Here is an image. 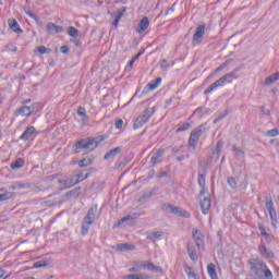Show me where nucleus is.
Wrapping results in <instances>:
<instances>
[{"mask_svg": "<svg viewBox=\"0 0 279 279\" xmlns=\"http://www.w3.org/2000/svg\"><path fill=\"white\" fill-rule=\"evenodd\" d=\"M77 114H78V117H85V114H86V108H84V107H78V108H77Z\"/></svg>", "mask_w": 279, "mask_h": 279, "instance_id": "13d9d810", "label": "nucleus"}, {"mask_svg": "<svg viewBox=\"0 0 279 279\" xmlns=\"http://www.w3.org/2000/svg\"><path fill=\"white\" fill-rule=\"evenodd\" d=\"M70 186H75V184H80V180H77V178H75V174L72 175L70 179Z\"/></svg>", "mask_w": 279, "mask_h": 279, "instance_id": "864d4df0", "label": "nucleus"}, {"mask_svg": "<svg viewBox=\"0 0 279 279\" xmlns=\"http://www.w3.org/2000/svg\"><path fill=\"white\" fill-rule=\"evenodd\" d=\"M22 189H27L25 183L15 182L9 186V191H21Z\"/></svg>", "mask_w": 279, "mask_h": 279, "instance_id": "c85d7f7f", "label": "nucleus"}, {"mask_svg": "<svg viewBox=\"0 0 279 279\" xmlns=\"http://www.w3.org/2000/svg\"><path fill=\"white\" fill-rule=\"evenodd\" d=\"M125 12H126L125 7H122L121 9H119L117 11L116 19H114V21L112 23L114 29H117V27H119V23H120L121 19H123V15L125 14Z\"/></svg>", "mask_w": 279, "mask_h": 279, "instance_id": "5701e85b", "label": "nucleus"}, {"mask_svg": "<svg viewBox=\"0 0 279 279\" xmlns=\"http://www.w3.org/2000/svg\"><path fill=\"white\" fill-rule=\"evenodd\" d=\"M207 274L210 276H216L217 275V268L215 267V264H208L207 266Z\"/></svg>", "mask_w": 279, "mask_h": 279, "instance_id": "f704fd0d", "label": "nucleus"}, {"mask_svg": "<svg viewBox=\"0 0 279 279\" xmlns=\"http://www.w3.org/2000/svg\"><path fill=\"white\" fill-rule=\"evenodd\" d=\"M96 217H97V205H93L88 209L87 215L83 219L82 230H81V233L83 236H86V234H88V230H90V226L95 223Z\"/></svg>", "mask_w": 279, "mask_h": 279, "instance_id": "7ed1b4c3", "label": "nucleus"}, {"mask_svg": "<svg viewBox=\"0 0 279 279\" xmlns=\"http://www.w3.org/2000/svg\"><path fill=\"white\" fill-rule=\"evenodd\" d=\"M251 274L254 279H265L264 274L267 269V264L260 259H253L248 262Z\"/></svg>", "mask_w": 279, "mask_h": 279, "instance_id": "20e7f679", "label": "nucleus"}, {"mask_svg": "<svg viewBox=\"0 0 279 279\" xmlns=\"http://www.w3.org/2000/svg\"><path fill=\"white\" fill-rule=\"evenodd\" d=\"M70 49L68 46H62L61 47V53H69Z\"/></svg>", "mask_w": 279, "mask_h": 279, "instance_id": "338daca9", "label": "nucleus"}, {"mask_svg": "<svg viewBox=\"0 0 279 279\" xmlns=\"http://www.w3.org/2000/svg\"><path fill=\"white\" fill-rule=\"evenodd\" d=\"M161 210L163 213H171L172 215H177V217H184L185 219H189L191 217V214L181 207L173 206L172 204H162Z\"/></svg>", "mask_w": 279, "mask_h": 279, "instance_id": "423d86ee", "label": "nucleus"}, {"mask_svg": "<svg viewBox=\"0 0 279 279\" xmlns=\"http://www.w3.org/2000/svg\"><path fill=\"white\" fill-rule=\"evenodd\" d=\"M192 236L198 250L199 247H204V234H202V231H199V229H193Z\"/></svg>", "mask_w": 279, "mask_h": 279, "instance_id": "f8f14e48", "label": "nucleus"}, {"mask_svg": "<svg viewBox=\"0 0 279 279\" xmlns=\"http://www.w3.org/2000/svg\"><path fill=\"white\" fill-rule=\"evenodd\" d=\"M227 183L231 189H233V191H236V189L239 187V183H236V179L234 177H229L227 179Z\"/></svg>", "mask_w": 279, "mask_h": 279, "instance_id": "473e14b6", "label": "nucleus"}, {"mask_svg": "<svg viewBox=\"0 0 279 279\" xmlns=\"http://www.w3.org/2000/svg\"><path fill=\"white\" fill-rule=\"evenodd\" d=\"M134 62H136V59H132L130 62H129V65L126 69H129V71H132V69L134 68Z\"/></svg>", "mask_w": 279, "mask_h": 279, "instance_id": "69168bd1", "label": "nucleus"}, {"mask_svg": "<svg viewBox=\"0 0 279 279\" xmlns=\"http://www.w3.org/2000/svg\"><path fill=\"white\" fill-rule=\"evenodd\" d=\"M37 51H39V53H41V54L48 53V52H47V48H46L45 46H39V47L37 48Z\"/></svg>", "mask_w": 279, "mask_h": 279, "instance_id": "e2e57ef3", "label": "nucleus"}, {"mask_svg": "<svg viewBox=\"0 0 279 279\" xmlns=\"http://www.w3.org/2000/svg\"><path fill=\"white\" fill-rule=\"evenodd\" d=\"M279 81V72H276L275 74L269 75L266 77L264 84L265 86H271V84H276V82Z\"/></svg>", "mask_w": 279, "mask_h": 279, "instance_id": "a878e982", "label": "nucleus"}, {"mask_svg": "<svg viewBox=\"0 0 279 279\" xmlns=\"http://www.w3.org/2000/svg\"><path fill=\"white\" fill-rule=\"evenodd\" d=\"M104 189V182H94L92 184L93 191H101Z\"/></svg>", "mask_w": 279, "mask_h": 279, "instance_id": "ea45409f", "label": "nucleus"}, {"mask_svg": "<svg viewBox=\"0 0 279 279\" xmlns=\"http://www.w3.org/2000/svg\"><path fill=\"white\" fill-rule=\"evenodd\" d=\"M191 129V123H183L181 126L177 129V133L186 132V130Z\"/></svg>", "mask_w": 279, "mask_h": 279, "instance_id": "a19ab883", "label": "nucleus"}, {"mask_svg": "<svg viewBox=\"0 0 279 279\" xmlns=\"http://www.w3.org/2000/svg\"><path fill=\"white\" fill-rule=\"evenodd\" d=\"M189 158H191V155L185 154V155H181L179 157H177L178 162H182V160H189Z\"/></svg>", "mask_w": 279, "mask_h": 279, "instance_id": "6e6d98bb", "label": "nucleus"}, {"mask_svg": "<svg viewBox=\"0 0 279 279\" xmlns=\"http://www.w3.org/2000/svg\"><path fill=\"white\" fill-rule=\"evenodd\" d=\"M116 130H123V120L118 119L116 121Z\"/></svg>", "mask_w": 279, "mask_h": 279, "instance_id": "4d7b16f0", "label": "nucleus"}, {"mask_svg": "<svg viewBox=\"0 0 279 279\" xmlns=\"http://www.w3.org/2000/svg\"><path fill=\"white\" fill-rule=\"evenodd\" d=\"M46 29H47L48 34H50L52 36L56 34H62L64 32V27L58 26L51 22L47 24Z\"/></svg>", "mask_w": 279, "mask_h": 279, "instance_id": "2eb2a0df", "label": "nucleus"}, {"mask_svg": "<svg viewBox=\"0 0 279 279\" xmlns=\"http://www.w3.org/2000/svg\"><path fill=\"white\" fill-rule=\"evenodd\" d=\"M136 246L132 245V244H128V243H121V244H117L116 250L118 252H132V250H135Z\"/></svg>", "mask_w": 279, "mask_h": 279, "instance_id": "393cba45", "label": "nucleus"}, {"mask_svg": "<svg viewBox=\"0 0 279 279\" xmlns=\"http://www.w3.org/2000/svg\"><path fill=\"white\" fill-rule=\"evenodd\" d=\"M88 121H89L88 114L85 113L84 116H82L83 123H88Z\"/></svg>", "mask_w": 279, "mask_h": 279, "instance_id": "774afa93", "label": "nucleus"}, {"mask_svg": "<svg viewBox=\"0 0 279 279\" xmlns=\"http://www.w3.org/2000/svg\"><path fill=\"white\" fill-rule=\"evenodd\" d=\"M108 138V135H99L97 137H86L77 141L74 144V149L76 154H80L77 149H86L88 151H95L99 147V143H104Z\"/></svg>", "mask_w": 279, "mask_h": 279, "instance_id": "f257e3e1", "label": "nucleus"}, {"mask_svg": "<svg viewBox=\"0 0 279 279\" xmlns=\"http://www.w3.org/2000/svg\"><path fill=\"white\" fill-rule=\"evenodd\" d=\"M8 25L10 27V29H12V32H14L15 34H23V29L16 20L9 19Z\"/></svg>", "mask_w": 279, "mask_h": 279, "instance_id": "aec40b11", "label": "nucleus"}, {"mask_svg": "<svg viewBox=\"0 0 279 279\" xmlns=\"http://www.w3.org/2000/svg\"><path fill=\"white\" fill-rule=\"evenodd\" d=\"M204 34H206V25L201 24L196 27V31L193 35V43H202V38H204Z\"/></svg>", "mask_w": 279, "mask_h": 279, "instance_id": "9d476101", "label": "nucleus"}, {"mask_svg": "<svg viewBox=\"0 0 279 279\" xmlns=\"http://www.w3.org/2000/svg\"><path fill=\"white\" fill-rule=\"evenodd\" d=\"M226 66H228V62H225L220 66H218L216 69V73H221V71H223V69H226Z\"/></svg>", "mask_w": 279, "mask_h": 279, "instance_id": "680f3d73", "label": "nucleus"}, {"mask_svg": "<svg viewBox=\"0 0 279 279\" xmlns=\"http://www.w3.org/2000/svg\"><path fill=\"white\" fill-rule=\"evenodd\" d=\"M33 267L35 269H40V267H47V263L45 260L35 262Z\"/></svg>", "mask_w": 279, "mask_h": 279, "instance_id": "c03bdc74", "label": "nucleus"}, {"mask_svg": "<svg viewBox=\"0 0 279 279\" xmlns=\"http://www.w3.org/2000/svg\"><path fill=\"white\" fill-rule=\"evenodd\" d=\"M25 166V160L23 158H17L13 163H11V169H22Z\"/></svg>", "mask_w": 279, "mask_h": 279, "instance_id": "7c9ffc66", "label": "nucleus"}, {"mask_svg": "<svg viewBox=\"0 0 279 279\" xmlns=\"http://www.w3.org/2000/svg\"><path fill=\"white\" fill-rule=\"evenodd\" d=\"M211 201L210 197H205L203 201H201V208L203 215H208L210 211Z\"/></svg>", "mask_w": 279, "mask_h": 279, "instance_id": "4be33fe9", "label": "nucleus"}, {"mask_svg": "<svg viewBox=\"0 0 279 279\" xmlns=\"http://www.w3.org/2000/svg\"><path fill=\"white\" fill-rule=\"evenodd\" d=\"M258 230H259L260 234L264 236V239L267 241V243H271V234H269L267 232V230H265V226L259 223Z\"/></svg>", "mask_w": 279, "mask_h": 279, "instance_id": "cd10ccee", "label": "nucleus"}, {"mask_svg": "<svg viewBox=\"0 0 279 279\" xmlns=\"http://www.w3.org/2000/svg\"><path fill=\"white\" fill-rule=\"evenodd\" d=\"M138 214H134L133 216H125L119 221V223H125V221H133V219H138Z\"/></svg>", "mask_w": 279, "mask_h": 279, "instance_id": "4c0bfd02", "label": "nucleus"}, {"mask_svg": "<svg viewBox=\"0 0 279 279\" xmlns=\"http://www.w3.org/2000/svg\"><path fill=\"white\" fill-rule=\"evenodd\" d=\"M162 156H165V148H159L155 155L150 158L151 167H156V165H160L162 162Z\"/></svg>", "mask_w": 279, "mask_h": 279, "instance_id": "ddd939ff", "label": "nucleus"}, {"mask_svg": "<svg viewBox=\"0 0 279 279\" xmlns=\"http://www.w3.org/2000/svg\"><path fill=\"white\" fill-rule=\"evenodd\" d=\"M77 165L80 167V169H84V167H90V165H93V159L90 158H84L77 161Z\"/></svg>", "mask_w": 279, "mask_h": 279, "instance_id": "c756f323", "label": "nucleus"}, {"mask_svg": "<svg viewBox=\"0 0 279 279\" xmlns=\"http://www.w3.org/2000/svg\"><path fill=\"white\" fill-rule=\"evenodd\" d=\"M153 195H154V193L147 192V193L143 194L142 199H149L150 197H153Z\"/></svg>", "mask_w": 279, "mask_h": 279, "instance_id": "0e129e2a", "label": "nucleus"}, {"mask_svg": "<svg viewBox=\"0 0 279 279\" xmlns=\"http://www.w3.org/2000/svg\"><path fill=\"white\" fill-rule=\"evenodd\" d=\"M160 69H162V71H167V69H169V62H167L166 59L161 60Z\"/></svg>", "mask_w": 279, "mask_h": 279, "instance_id": "5fc2aeb1", "label": "nucleus"}, {"mask_svg": "<svg viewBox=\"0 0 279 279\" xmlns=\"http://www.w3.org/2000/svg\"><path fill=\"white\" fill-rule=\"evenodd\" d=\"M258 252L262 256H264V258H274V252L267 250V246H265L264 244L258 246Z\"/></svg>", "mask_w": 279, "mask_h": 279, "instance_id": "b1692460", "label": "nucleus"}, {"mask_svg": "<svg viewBox=\"0 0 279 279\" xmlns=\"http://www.w3.org/2000/svg\"><path fill=\"white\" fill-rule=\"evenodd\" d=\"M36 137V128L28 126L20 136V141H33Z\"/></svg>", "mask_w": 279, "mask_h": 279, "instance_id": "9b49d317", "label": "nucleus"}, {"mask_svg": "<svg viewBox=\"0 0 279 279\" xmlns=\"http://www.w3.org/2000/svg\"><path fill=\"white\" fill-rule=\"evenodd\" d=\"M187 278L189 279H199V276L193 271V268L189 267V272H187Z\"/></svg>", "mask_w": 279, "mask_h": 279, "instance_id": "37998d69", "label": "nucleus"}, {"mask_svg": "<svg viewBox=\"0 0 279 279\" xmlns=\"http://www.w3.org/2000/svg\"><path fill=\"white\" fill-rule=\"evenodd\" d=\"M69 36H72V38H77L80 36V31L77 28L70 26L68 31Z\"/></svg>", "mask_w": 279, "mask_h": 279, "instance_id": "c9c22d12", "label": "nucleus"}, {"mask_svg": "<svg viewBox=\"0 0 279 279\" xmlns=\"http://www.w3.org/2000/svg\"><path fill=\"white\" fill-rule=\"evenodd\" d=\"M11 197H12V193L10 192L0 194V202H7V199H11Z\"/></svg>", "mask_w": 279, "mask_h": 279, "instance_id": "a18cd8bd", "label": "nucleus"}, {"mask_svg": "<svg viewBox=\"0 0 279 279\" xmlns=\"http://www.w3.org/2000/svg\"><path fill=\"white\" fill-rule=\"evenodd\" d=\"M184 148V145H181V146H174L171 148V151H173V154H178L180 153L182 149Z\"/></svg>", "mask_w": 279, "mask_h": 279, "instance_id": "052dcab7", "label": "nucleus"}, {"mask_svg": "<svg viewBox=\"0 0 279 279\" xmlns=\"http://www.w3.org/2000/svg\"><path fill=\"white\" fill-rule=\"evenodd\" d=\"M278 135H279L278 129H271L266 133V136H269L270 138H274V136H278Z\"/></svg>", "mask_w": 279, "mask_h": 279, "instance_id": "79ce46f5", "label": "nucleus"}, {"mask_svg": "<svg viewBox=\"0 0 279 279\" xmlns=\"http://www.w3.org/2000/svg\"><path fill=\"white\" fill-rule=\"evenodd\" d=\"M232 151H234L235 156L238 157H241V158L245 157V151L240 147L232 146Z\"/></svg>", "mask_w": 279, "mask_h": 279, "instance_id": "e433bc0d", "label": "nucleus"}, {"mask_svg": "<svg viewBox=\"0 0 279 279\" xmlns=\"http://www.w3.org/2000/svg\"><path fill=\"white\" fill-rule=\"evenodd\" d=\"M266 209L270 215L272 226H276L278 223V214L276 213V207L274 206V201L271 199V197L266 198Z\"/></svg>", "mask_w": 279, "mask_h": 279, "instance_id": "1a4fd4ad", "label": "nucleus"}, {"mask_svg": "<svg viewBox=\"0 0 279 279\" xmlns=\"http://www.w3.org/2000/svg\"><path fill=\"white\" fill-rule=\"evenodd\" d=\"M32 107L22 106L15 111V117H32Z\"/></svg>", "mask_w": 279, "mask_h": 279, "instance_id": "f3484780", "label": "nucleus"}, {"mask_svg": "<svg viewBox=\"0 0 279 279\" xmlns=\"http://www.w3.org/2000/svg\"><path fill=\"white\" fill-rule=\"evenodd\" d=\"M156 112V107L146 108L141 116H138L133 124V130H141L145 123L149 122V119L154 117Z\"/></svg>", "mask_w": 279, "mask_h": 279, "instance_id": "39448f33", "label": "nucleus"}, {"mask_svg": "<svg viewBox=\"0 0 279 279\" xmlns=\"http://www.w3.org/2000/svg\"><path fill=\"white\" fill-rule=\"evenodd\" d=\"M161 210L163 213H171L172 215H177V217H184L185 219H189L191 217V214L181 207L173 206L172 204H162Z\"/></svg>", "mask_w": 279, "mask_h": 279, "instance_id": "0eeeda50", "label": "nucleus"}, {"mask_svg": "<svg viewBox=\"0 0 279 279\" xmlns=\"http://www.w3.org/2000/svg\"><path fill=\"white\" fill-rule=\"evenodd\" d=\"M74 177L76 178V180H78V183L80 182H84V180H88V178L90 177V173H86L84 175V172L82 171H77Z\"/></svg>", "mask_w": 279, "mask_h": 279, "instance_id": "2f4dec72", "label": "nucleus"}, {"mask_svg": "<svg viewBox=\"0 0 279 279\" xmlns=\"http://www.w3.org/2000/svg\"><path fill=\"white\" fill-rule=\"evenodd\" d=\"M123 151L122 146H118L113 149H110L108 153L105 154L104 160H112V158H116L118 154H121Z\"/></svg>", "mask_w": 279, "mask_h": 279, "instance_id": "6ab92c4d", "label": "nucleus"}, {"mask_svg": "<svg viewBox=\"0 0 279 279\" xmlns=\"http://www.w3.org/2000/svg\"><path fill=\"white\" fill-rule=\"evenodd\" d=\"M228 117V111H225L223 113H221L220 116H218L215 120L214 123H219V121H223V119H226Z\"/></svg>", "mask_w": 279, "mask_h": 279, "instance_id": "8fccbe9b", "label": "nucleus"}, {"mask_svg": "<svg viewBox=\"0 0 279 279\" xmlns=\"http://www.w3.org/2000/svg\"><path fill=\"white\" fill-rule=\"evenodd\" d=\"M160 236H162V231H156L153 232L151 234H148L146 239L148 241H151V239H160Z\"/></svg>", "mask_w": 279, "mask_h": 279, "instance_id": "58836bf2", "label": "nucleus"}, {"mask_svg": "<svg viewBox=\"0 0 279 279\" xmlns=\"http://www.w3.org/2000/svg\"><path fill=\"white\" fill-rule=\"evenodd\" d=\"M19 50V48L12 44H9L7 46V51H12V52H16Z\"/></svg>", "mask_w": 279, "mask_h": 279, "instance_id": "bf43d9fd", "label": "nucleus"}, {"mask_svg": "<svg viewBox=\"0 0 279 279\" xmlns=\"http://www.w3.org/2000/svg\"><path fill=\"white\" fill-rule=\"evenodd\" d=\"M141 269H143L141 264H137L135 267L130 268L129 271H130V274H136V272L141 271Z\"/></svg>", "mask_w": 279, "mask_h": 279, "instance_id": "603ef678", "label": "nucleus"}, {"mask_svg": "<svg viewBox=\"0 0 279 279\" xmlns=\"http://www.w3.org/2000/svg\"><path fill=\"white\" fill-rule=\"evenodd\" d=\"M202 134H204V125H201L191 132L187 146L193 149V151L197 149V144L199 143Z\"/></svg>", "mask_w": 279, "mask_h": 279, "instance_id": "6e6552de", "label": "nucleus"}, {"mask_svg": "<svg viewBox=\"0 0 279 279\" xmlns=\"http://www.w3.org/2000/svg\"><path fill=\"white\" fill-rule=\"evenodd\" d=\"M160 84H162V77H157L155 81L147 84V88L148 90H156Z\"/></svg>", "mask_w": 279, "mask_h": 279, "instance_id": "bb28decb", "label": "nucleus"}, {"mask_svg": "<svg viewBox=\"0 0 279 279\" xmlns=\"http://www.w3.org/2000/svg\"><path fill=\"white\" fill-rule=\"evenodd\" d=\"M241 71V69L235 68L231 73L225 74L222 77L217 80L215 83H213L207 89H205V95H210L213 90H217V88L225 86L226 82L229 84L232 82V80H236V74Z\"/></svg>", "mask_w": 279, "mask_h": 279, "instance_id": "f03ea898", "label": "nucleus"}, {"mask_svg": "<svg viewBox=\"0 0 279 279\" xmlns=\"http://www.w3.org/2000/svg\"><path fill=\"white\" fill-rule=\"evenodd\" d=\"M148 27H149V17L145 16L140 21L136 32L137 34H145Z\"/></svg>", "mask_w": 279, "mask_h": 279, "instance_id": "dca6fc26", "label": "nucleus"}, {"mask_svg": "<svg viewBox=\"0 0 279 279\" xmlns=\"http://www.w3.org/2000/svg\"><path fill=\"white\" fill-rule=\"evenodd\" d=\"M221 149H223V142L219 141L216 145V149L211 153L209 157L213 162H217V160H219V157L221 156Z\"/></svg>", "mask_w": 279, "mask_h": 279, "instance_id": "4468645a", "label": "nucleus"}, {"mask_svg": "<svg viewBox=\"0 0 279 279\" xmlns=\"http://www.w3.org/2000/svg\"><path fill=\"white\" fill-rule=\"evenodd\" d=\"M198 184L204 189L206 186V177L204 174H198Z\"/></svg>", "mask_w": 279, "mask_h": 279, "instance_id": "de8ad7c7", "label": "nucleus"}, {"mask_svg": "<svg viewBox=\"0 0 279 279\" xmlns=\"http://www.w3.org/2000/svg\"><path fill=\"white\" fill-rule=\"evenodd\" d=\"M264 277L266 279H274V274L271 272L270 269L267 268V265H266V269H264Z\"/></svg>", "mask_w": 279, "mask_h": 279, "instance_id": "09e8293b", "label": "nucleus"}, {"mask_svg": "<svg viewBox=\"0 0 279 279\" xmlns=\"http://www.w3.org/2000/svg\"><path fill=\"white\" fill-rule=\"evenodd\" d=\"M59 183L62 184L63 189H71V181L68 180H59Z\"/></svg>", "mask_w": 279, "mask_h": 279, "instance_id": "3c124183", "label": "nucleus"}, {"mask_svg": "<svg viewBox=\"0 0 279 279\" xmlns=\"http://www.w3.org/2000/svg\"><path fill=\"white\" fill-rule=\"evenodd\" d=\"M25 14H27V16H29L31 19H34V21H36L38 23V21H40V17H38V15L34 14V12H32V10H29L27 7L23 8Z\"/></svg>", "mask_w": 279, "mask_h": 279, "instance_id": "72a5a7b5", "label": "nucleus"}, {"mask_svg": "<svg viewBox=\"0 0 279 279\" xmlns=\"http://www.w3.org/2000/svg\"><path fill=\"white\" fill-rule=\"evenodd\" d=\"M187 254L194 263H197L198 256H197V251L195 250V244L194 243H187Z\"/></svg>", "mask_w": 279, "mask_h": 279, "instance_id": "412c9836", "label": "nucleus"}, {"mask_svg": "<svg viewBox=\"0 0 279 279\" xmlns=\"http://www.w3.org/2000/svg\"><path fill=\"white\" fill-rule=\"evenodd\" d=\"M141 266H142V269H147L148 271H155L156 274H160V271H162V268L149 262H142Z\"/></svg>", "mask_w": 279, "mask_h": 279, "instance_id": "a211bd4d", "label": "nucleus"}, {"mask_svg": "<svg viewBox=\"0 0 279 279\" xmlns=\"http://www.w3.org/2000/svg\"><path fill=\"white\" fill-rule=\"evenodd\" d=\"M11 197H12V193L10 192L0 194V202H7V199H11Z\"/></svg>", "mask_w": 279, "mask_h": 279, "instance_id": "49530a36", "label": "nucleus"}]
</instances>
